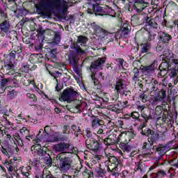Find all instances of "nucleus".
<instances>
[{
    "instance_id": "nucleus-1",
    "label": "nucleus",
    "mask_w": 178,
    "mask_h": 178,
    "mask_svg": "<svg viewBox=\"0 0 178 178\" xmlns=\"http://www.w3.org/2000/svg\"><path fill=\"white\" fill-rule=\"evenodd\" d=\"M36 12L41 15L44 12L46 16L54 15V13H60L58 15L60 19H66V6L65 0H40L38 4L35 6Z\"/></svg>"
},
{
    "instance_id": "nucleus-2",
    "label": "nucleus",
    "mask_w": 178,
    "mask_h": 178,
    "mask_svg": "<svg viewBox=\"0 0 178 178\" xmlns=\"http://www.w3.org/2000/svg\"><path fill=\"white\" fill-rule=\"evenodd\" d=\"M70 48L74 49V51H71L68 55L70 65L72 66L73 70L76 74L79 75L80 68L79 67V58L84 56V55H86V51L76 43L71 44Z\"/></svg>"
},
{
    "instance_id": "nucleus-3",
    "label": "nucleus",
    "mask_w": 178,
    "mask_h": 178,
    "mask_svg": "<svg viewBox=\"0 0 178 178\" xmlns=\"http://www.w3.org/2000/svg\"><path fill=\"white\" fill-rule=\"evenodd\" d=\"M155 115L159 116L157 123H159L161 127H165L166 130L168 127L172 126V116L169 115L168 109L163 108L161 106H157L155 108Z\"/></svg>"
},
{
    "instance_id": "nucleus-4",
    "label": "nucleus",
    "mask_w": 178,
    "mask_h": 178,
    "mask_svg": "<svg viewBox=\"0 0 178 178\" xmlns=\"http://www.w3.org/2000/svg\"><path fill=\"white\" fill-rule=\"evenodd\" d=\"M57 166L62 173H67L73 168V160L71 157L66 156L63 153H60L56 156Z\"/></svg>"
},
{
    "instance_id": "nucleus-5",
    "label": "nucleus",
    "mask_w": 178,
    "mask_h": 178,
    "mask_svg": "<svg viewBox=\"0 0 178 178\" xmlns=\"http://www.w3.org/2000/svg\"><path fill=\"white\" fill-rule=\"evenodd\" d=\"M114 86L117 92L111 95V101L112 102H116V101L119 99V95L126 97L129 99V97L131 95V91L126 90V86H124V83H123V79L117 80Z\"/></svg>"
},
{
    "instance_id": "nucleus-6",
    "label": "nucleus",
    "mask_w": 178,
    "mask_h": 178,
    "mask_svg": "<svg viewBox=\"0 0 178 178\" xmlns=\"http://www.w3.org/2000/svg\"><path fill=\"white\" fill-rule=\"evenodd\" d=\"M99 0H88L87 3V12L89 15H93L94 16H104L108 12L105 11V9L101 6V4L98 3Z\"/></svg>"
},
{
    "instance_id": "nucleus-7",
    "label": "nucleus",
    "mask_w": 178,
    "mask_h": 178,
    "mask_svg": "<svg viewBox=\"0 0 178 178\" xmlns=\"http://www.w3.org/2000/svg\"><path fill=\"white\" fill-rule=\"evenodd\" d=\"M137 129L141 136L148 137V141H151V143H156V141L159 140V134L155 133L154 129L147 127V124H140Z\"/></svg>"
},
{
    "instance_id": "nucleus-8",
    "label": "nucleus",
    "mask_w": 178,
    "mask_h": 178,
    "mask_svg": "<svg viewBox=\"0 0 178 178\" xmlns=\"http://www.w3.org/2000/svg\"><path fill=\"white\" fill-rule=\"evenodd\" d=\"M119 159L116 157H111L110 161H106L104 162L105 168L107 172H110L111 176L114 177H119Z\"/></svg>"
},
{
    "instance_id": "nucleus-9",
    "label": "nucleus",
    "mask_w": 178,
    "mask_h": 178,
    "mask_svg": "<svg viewBox=\"0 0 178 178\" xmlns=\"http://www.w3.org/2000/svg\"><path fill=\"white\" fill-rule=\"evenodd\" d=\"M104 139L99 138L98 140L95 138H87L86 140V146L88 149L92 151L95 154H99V151L102 149V142Z\"/></svg>"
},
{
    "instance_id": "nucleus-10",
    "label": "nucleus",
    "mask_w": 178,
    "mask_h": 178,
    "mask_svg": "<svg viewBox=\"0 0 178 178\" xmlns=\"http://www.w3.org/2000/svg\"><path fill=\"white\" fill-rule=\"evenodd\" d=\"M90 124L92 130L96 131L97 134H104V126L105 121L99 118L98 116L92 115L90 118Z\"/></svg>"
},
{
    "instance_id": "nucleus-11",
    "label": "nucleus",
    "mask_w": 178,
    "mask_h": 178,
    "mask_svg": "<svg viewBox=\"0 0 178 178\" xmlns=\"http://www.w3.org/2000/svg\"><path fill=\"white\" fill-rule=\"evenodd\" d=\"M105 58H99L97 60H94L92 62L90 70L91 72V79L93 81L95 86L97 85V82H95L96 78L95 76L97 74V70L102 69V66H104V63H105Z\"/></svg>"
},
{
    "instance_id": "nucleus-12",
    "label": "nucleus",
    "mask_w": 178,
    "mask_h": 178,
    "mask_svg": "<svg viewBox=\"0 0 178 178\" xmlns=\"http://www.w3.org/2000/svg\"><path fill=\"white\" fill-rule=\"evenodd\" d=\"M17 162H20V159H17V157H13L11 160H6L4 162L3 165L7 168L11 177H13V176H15L16 177L19 176L17 172H16V163H17Z\"/></svg>"
},
{
    "instance_id": "nucleus-13",
    "label": "nucleus",
    "mask_w": 178,
    "mask_h": 178,
    "mask_svg": "<svg viewBox=\"0 0 178 178\" xmlns=\"http://www.w3.org/2000/svg\"><path fill=\"white\" fill-rule=\"evenodd\" d=\"M78 95L79 92L74 90V89L66 88L63 91L61 96L59 98V101L61 102H71V101H73V98Z\"/></svg>"
},
{
    "instance_id": "nucleus-14",
    "label": "nucleus",
    "mask_w": 178,
    "mask_h": 178,
    "mask_svg": "<svg viewBox=\"0 0 178 178\" xmlns=\"http://www.w3.org/2000/svg\"><path fill=\"white\" fill-rule=\"evenodd\" d=\"M31 149L33 155H38V156H46L47 154L49 152V149L47 147H42L41 145L39 143H34Z\"/></svg>"
},
{
    "instance_id": "nucleus-15",
    "label": "nucleus",
    "mask_w": 178,
    "mask_h": 178,
    "mask_svg": "<svg viewBox=\"0 0 178 178\" xmlns=\"http://www.w3.org/2000/svg\"><path fill=\"white\" fill-rule=\"evenodd\" d=\"M166 91H168V87L163 86L153 97L154 104H159L161 102H162V104H165L167 97Z\"/></svg>"
},
{
    "instance_id": "nucleus-16",
    "label": "nucleus",
    "mask_w": 178,
    "mask_h": 178,
    "mask_svg": "<svg viewBox=\"0 0 178 178\" xmlns=\"http://www.w3.org/2000/svg\"><path fill=\"white\" fill-rule=\"evenodd\" d=\"M133 5V9L136 10L137 13L143 12L145 9L149 6V3L145 0H131Z\"/></svg>"
},
{
    "instance_id": "nucleus-17",
    "label": "nucleus",
    "mask_w": 178,
    "mask_h": 178,
    "mask_svg": "<svg viewBox=\"0 0 178 178\" xmlns=\"http://www.w3.org/2000/svg\"><path fill=\"white\" fill-rule=\"evenodd\" d=\"M158 40L159 44H164V45H168L170 41L173 40L172 35L166 32V31H160L158 32Z\"/></svg>"
},
{
    "instance_id": "nucleus-18",
    "label": "nucleus",
    "mask_w": 178,
    "mask_h": 178,
    "mask_svg": "<svg viewBox=\"0 0 178 178\" xmlns=\"http://www.w3.org/2000/svg\"><path fill=\"white\" fill-rule=\"evenodd\" d=\"M170 58H172V56L170 54V53H165V54H163V62L159 65V69L169 70L170 67L173 66V65L175 64V63H173V59L170 63Z\"/></svg>"
},
{
    "instance_id": "nucleus-19",
    "label": "nucleus",
    "mask_w": 178,
    "mask_h": 178,
    "mask_svg": "<svg viewBox=\"0 0 178 178\" xmlns=\"http://www.w3.org/2000/svg\"><path fill=\"white\" fill-rule=\"evenodd\" d=\"M0 35L1 37L10 38V22L8 20H4L3 22L0 23Z\"/></svg>"
},
{
    "instance_id": "nucleus-20",
    "label": "nucleus",
    "mask_w": 178,
    "mask_h": 178,
    "mask_svg": "<svg viewBox=\"0 0 178 178\" xmlns=\"http://www.w3.org/2000/svg\"><path fill=\"white\" fill-rule=\"evenodd\" d=\"M53 151L54 152H60V154H63L66 149H69L70 148V143H65V142H60L59 143H57L54 145H53Z\"/></svg>"
},
{
    "instance_id": "nucleus-21",
    "label": "nucleus",
    "mask_w": 178,
    "mask_h": 178,
    "mask_svg": "<svg viewBox=\"0 0 178 178\" xmlns=\"http://www.w3.org/2000/svg\"><path fill=\"white\" fill-rule=\"evenodd\" d=\"M129 137H131V138H134V137H136V134L134 132H130L129 135H123V134H119L118 136H117V144H128L129 141H130Z\"/></svg>"
},
{
    "instance_id": "nucleus-22",
    "label": "nucleus",
    "mask_w": 178,
    "mask_h": 178,
    "mask_svg": "<svg viewBox=\"0 0 178 178\" xmlns=\"http://www.w3.org/2000/svg\"><path fill=\"white\" fill-rule=\"evenodd\" d=\"M143 22L145 23V28L149 26L150 29H158V24L155 22L154 18H151L147 14H145L142 18Z\"/></svg>"
},
{
    "instance_id": "nucleus-23",
    "label": "nucleus",
    "mask_w": 178,
    "mask_h": 178,
    "mask_svg": "<svg viewBox=\"0 0 178 178\" xmlns=\"http://www.w3.org/2000/svg\"><path fill=\"white\" fill-rule=\"evenodd\" d=\"M0 150L3 155L10 156V155L15 152V147H10L8 142H3Z\"/></svg>"
},
{
    "instance_id": "nucleus-24",
    "label": "nucleus",
    "mask_w": 178,
    "mask_h": 178,
    "mask_svg": "<svg viewBox=\"0 0 178 178\" xmlns=\"http://www.w3.org/2000/svg\"><path fill=\"white\" fill-rule=\"evenodd\" d=\"M173 65L170 67V68L168 70V76L170 79H173L175 77H177V73H178V58L173 59Z\"/></svg>"
},
{
    "instance_id": "nucleus-25",
    "label": "nucleus",
    "mask_w": 178,
    "mask_h": 178,
    "mask_svg": "<svg viewBox=\"0 0 178 178\" xmlns=\"http://www.w3.org/2000/svg\"><path fill=\"white\" fill-rule=\"evenodd\" d=\"M2 70L4 71L5 74L11 76V74L15 73V65L13 62L6 61L4 66L2 67Z\"/></svg>"
},
{
    "instance_id": "nucleus-26",
    "label": "nucleus",
    "mask_w": 178,
    "mask_h": 178,
    "mask_svg": "<svg viewBox=\"0 0 178 178\" xmlns=\"http://www.w3.org/2000/svg\"><path fill=\"white\" fill-rule=\"evenodd\" d=\"M140 117L143 120H140L142 123L140 124H147L148 120H151L152 119V116L151 115V110L149 108H146L145 111L140 113Z\"/></svg>"
},
{
    "instance_id": "nucleus-27",
    "label": "nucleus",
    "mask_w": 178,
    "mask_h": 178,
    "mask_svg": "<svg viewBox=\"0 0 178 178\" xmlns=\"http://www.w3.org/2000/svg\"><path fill=\"white\" fill-rule=\"evenodd\" d=\"M117 137L118 135L116 134H111L103 140V143L107 145V147L115 145L118 144Z\"/></svg>"
},
{
    "instance_id": "nucleus-28",
    "label": "nucleus",
    "mask_w": 178,
    "mask_h": 178,
    "mask_svg": "<svg viewBox=\"0 0 178 178\" xmlns=\"http://www.w3.org/2000/svg\"><path fill=\"white\" fill-rule=\"evenodd\" d=\"M134 171L144 175V173L147 172V165H145V163L143 162V161L140 160L135 163Z\"/></svg>"
},
{
    "instance_id": "nucleus-29",
    "label": "nucleus",
    "mask_w": 178,
    "mask_h": 178,
    "mask_svg": "<svg viewBox=\"0 0 178 178\" xmlns=\"http://www.w3.org/2000/svg\"><path fill=\"white\" fill-rule=\"evenodd\" d=\"M14 75V78L13 79V83L15 84V87H17L20 83H22V80H23V77H25L24 73L23 72H14L13 74Z\"/></svg>"
},
{
    "instance_id": "nucleus-30",
    "label": "nucleus",
    "mask_w": 178,
    "mask_h": 178,
    "mask_svg": "<svg viewBox=\"0 0 178 178\" xmlns=\"http://www.w3.org/2000/svg\"><path fill=\"white\" fill-rule=\"evenodd\" d=\"M156 154L159 156L158 160L159 161L165 154H166V146L159 144L156 147Z\"/></svg>"
},
{
    "instance_id": "nucleus-31",
    "label": "nucleus",
    "mask_w": 178,
    "mask_h": 178,
    "mask_svg": "<svg viewBox=\"0 0 178 178\" xmlns=\"http://www.w3.org/2000/svg\"><path fill=\"white\" fill-rule=\"evenodd\" d=\"M91 98L94 101H99V104H102V102H108L109 98L106 96L99 97L96 92H92L91 95Z\"/></svg>"
},
{
    "instance_id": "nucleus-32",
    "label": "nucleus",
    "mask_w": 178,
    "mask_h": 178,
    "mask_svg": "<svg viewBox=\"0 0 178 178\" xmlns=\"http://www.w3.org/2000/svg\"><path fill=\"white\" fill-rule=\"evenodd\" d=\"M44 58V55H42V54H31L29 57V62H31V63H38L40 62H42V59Z\"/></svg>"
},
{
    "instance_id": "nucleus-33",
    "label": "nucleus",
    "mask_w": 178,
    "mask_h": 178,
    "mask_svg": "<svg viewBox=\"0 0 178 178\" xmlns=\"http://www.w3.org/2000/svg\"><path fill=\"white\" fill-rule=\"evenodd\" d=\"M122 102H118V103L110 106L109 110L111 112H114L116 115H119V113H122Z\"/></svg>"
},
{
    "instance_id": "nucleus-34",
    "label": "nucleus",
    "mask_w": 178,
    "mask_h": 178,
    "mask_svg": "<svg viewBox=\"0 0 178 178\" xmlns=\"http://www.w3.org/2000/svg\"><path fill=\"white\" fill-rule=\"evenodd\" d=\"M156 142H144L142 144V152H151V149H152V146L154 143Z\"/></svg>"
},
{
    "instance_id": "nucleus-35",
    "label": "nucleus",
    "mask_w": 178,
    "mask_h": 178,
    "mask_svg": "<svg viewBox=\"0 0 178 178\" xmlns=\"http://www.w3.org/2000/svg\"><path fill=\"white\" fill-rule=\"evenodd\" d=\"M119 147L122 149L123 152H127V154L133 152L134 150V147L129 145V143H120Z\"/></svg>"
},
{
    "instance_id": "nucleus-36",
    "label": "nucleus",
    "mask_w": 178,
    "mask_h": 178,
    "mask_svg": "<svg viewBox=\"0 0 178 178\" xmlns=\"http://www.w3.org/2000/svg\"><path fill=\"white\" fill-rule=\"evenodd\" d=\"M106 172H108L106 168H102V165L99 164V168L95 169V173L97 177H104L106 175Z\"/></svg>"
},
{
    "instance_id": "nucleus-37",
    "label": "nucleus",
    "mask_w": 178,
    "mask_h": 178,
    "mask_svg": "<svg viewBox=\"0 0 178 178\" xmlns=\"http://www.w3.org/2000/svg\"><path fill=\"white\" fill-rule=\"evenodd\" d=\"M88 41V38L84 36V35H79L78 36L76 42H74L72 44H81V47H86L87 45V42Z\"/></svg>"
},
{
    "instance_id": "nucleus-38",
    "label": "nucleus",
    "mask_w": 178,
    "mask_h": 178,
    "mask_svg": "<svg viewBox=\"0 0 178 178\" xmlns=\"http://www.w3.org/2000/svg\"><path fill=\"white\" fill-rule=\"evenodd\" d=\"M140 52L141 54H147L149 52V49H151V43L146 42V43H141L140 44Z\"/></svg>"
},
{
    "instance_id": "nucleus-39",
    "label": "nucleus",
    "mask_w": 178,
    "mask_h": 178,
    "mask_svg": "<svg viewBox=\"0 0 178 178\" xmlns=\"http://www.w3.org/2000/svg\"><path fill=\"white\" fill-rule=\"evenodd\" d=\"M12 49H13V52H14L17 54H22V52H23V49L22 48V44L19 42L16 43V44H13Z\"/></svg>"
},
{
    "instance_id": "nucleus-40",
    "label": "nucleus",
    "mask_w": 178,
    "mask_h": 178,
    "mask_svg": "<svg viewBox=\"0 0 178 178\" xmlns=\"http://www.w3.org/2000/svg\"><path fill=\"white\" fill-rule=\"evenodd\" d=\"M160 84L156 79H152L151 83L149 85V88L151 91H158Z\"/></svg>"
},
{
    "instance_id": "nucleus-41",
    "label": "nucleus",
    "mask_w": 178,
    "mask_h": 178,
    "mask_svg": "<svg viewBox=\"0 0 178 178\" xmlns=\"http://www.w3.org/2000/svg\"><path fill=\"white\" fill-rule=\"evenodd\" d=\"M147 35V37H145V40L148 41V42H150V41H154L155 40V36L156 34L155 33H151V32L148 30H145L143 33V35Z\"/></svg>"
},
{
    "instance_id": "nucleus-42",
    "label": "nucleus",
    "mask_w": 178,
    "mask_h": 178,
    "mask_svg": "<svg viewBox=\"0 0 178 178\" xmlns=\"http://www.w3.org/2000/svg\"><path fill=\"white\" fill-rule=\"evenodd\" d=\"M44 48V40H38L34 44V49L36 52H41Z\"/></svg>"
},
{
    "instance_id": "nucleus-43",
    "label": "nucleus",
    "mask_w": 178,
    "mask_h": 178,
    "mask_svg": "<svg viewBox=\"0 0 178 178\" xmlns=\"http://www.w3.org/2000/svg\"><path fill=\"white\" fill-rule=\"evenodd\" d=\"M134 76L132 78V81L137 84V81H140V70L138 68H134L133 70Z\"/></svg>"
},
{
    "instance_id": "nucleus-44",
    "label": "nucleus",
    "mask_w": 178,
    "mask_h": 178,
    "mask_svg": "<svg viewBox=\"0 0 178 178\" xmlns=\"http://www.w3.org/2000/svg\"><path fill=\"white\" fill-rule=\"evenodd\" d=\"M142 70L143 73H151V72H154V70H155V63L149 65L144 66Z\"/></svg>"
},
{
    "instance_id": "nucleus-45",
    "label": "nucleus",
    "mask_w": 178,
    "mask_h": 178,
    "mask_svg": "<svg viewBox=\"0 0 178 178\" xmlns=\"http://www.w3.org/2000/svg\"><path fill=\"white\" fill-rule=\"evenodd\" d=\"M4 58L7 62H13L16 58V53L13 51H10L8 54H4Z\"/></svg>"
},
{
    "instance_id": "nucleus-46",
    "label": "nucleus",
    "mask_w": 178,
    "mask_h": 178,
    "mask_svg": "<svg viewBox=\"0 0 178 178\" xmlns=\"http://www.w3.org/2000/svg\"><path fill=\"white\" fill-rule=\"evenodd\" d=\"M131 26H134V27L140 25V15H135L132 16L131 18Z\"/></svg>"
},
{
    "instance_id": "nucleus-47",
    "label": "nucleus",
    "mask_w": 178,
    "mask_h": 178,
    "mask_svg": "<svg viewBox=\"0 0 178 178\" xmlns=\"http://www.w3.org/2000/svg\"><path fill=\"white\" fill-rule=\"evenodd\" d=\"M25 138L27 141H29L31 143H33V144H38V139L36 138L35 136L31 134V135H26Z\"/></svg>"
},
{
    "instance_id": "nucleus-48",
    "label": "nucleus",
    "mask_w": 178,
    "mask_h": 178,
    "mask_svg": "<svg viewBox=\"0 0 178 178\" xmlns=\"http://www.w3.org/2000/svg\"><path fill=\"white\" fill-rule=\"evenodd\" d=\"M131 119H134V122H141V119H140V113L138 111H133L130 113Z\"/></svg>"
},
{
    "instance_id": "nucleus-49",
    "label": "nucleus",
    "mask_w": 178,
    "mask_h": 178,
    "mask_svg": "<svg viewBox=\"0 0 178 178\" xmlns=\"http://www.w3.org/2000/svg\"><path fill=\"white\" fill-rule=\"evenodd\" d=\"M59 141H65V137L59 134H55L53 136V143H59Z\"/></svg>"
},
{
    "instance_id": "nucleus-50",
    "label": "nucleus",
    "mask_w": 178,
    "mask_h": 178,
    "mask_svg": "<svg viewBox=\"0 0 178 178\" xmlns=\"http://www.w3.org/2000/svg\"><path fill=\"white\" fill-rule=\"evenodd\" d=\"M71 129L74 131V136H75V137H79V134L81 133L80 127H76V124H72Z\"/></svg>"
},
{
    "instance_id": "nucleus-51",
    "label": "nucleus",
    "mask_w": 178,
    "mask_h": 178,
    "mask_svg": "<svg viewBox=\"0 0 178 178\" xmlns=\"http://www.w3.org/2000/svg\"><path fill=\"white\" fill-rule=\"evenodd\" d=\"M46 134L44 131V129H40L38 132V134L36 136V138L38 139V141L40 143V141L44 140V138H45L46 136Z\"/></svg>"
},
{
    "instance_id": "nucleus-52",
    "label": "nucleus",
    "mask_w": 178,
    "mask_h": 178,
    "mask_svg": "<svg viewBox=\"0 0 178 178\" xmlns=\"http://www.w3.org/2000/svg\"><path fill=\"white\" fill-rule=\"evenodd\" d=\"M116 62L118 63V65L121 66V67H122V69H124V67H127V63H126V61H124V59L122 58H119L116 59Z\"/></svg>"
},
{
    "instance_id": "nucleus-53",
    "label": "nucleus",
    "mask_w": 178,
    "mask_h": 178,
    "mask_svg": "<svg viewBox=\"0 0 178 178\" xmlns=\"http://www.w3.org/2000/svg\"><path fill=\"white\" fill-rule=\"evenodd\" d=\"M169 163L170 166L172 168H175V169H178V159L176 158H174L172 159L169 160Z\"/></svg>"
},
{
    "instance_id": "nucleus-54",
    "label": "nucleus",
    "mask_w": 178,
    "mask_h": 178,
    "mask_svg": "<svg viewBox=\"0 0 178 178\" xmlns=\"http://www.w3.org/2000/svg\"><path fill=\"white\" fill-rule=\"evenodd\" d=\"M122 178H134L133 177V175L130 172H129L127 170H124L122 172Z\"/></svg>"
},
{
    "instance_id": "nucleus-55",
    "label": "nucleus",
    "mask_w": 178,
    "mask_h": 178,
    "mask_svg": "<svg viewBox=\"0 0 178 178\" xmlns=\"http://www.w3.org/2000/svg\"><path fill=\"white\" fill-rule=\"evenodd\" d=\"M83 137L84 138H86V140L87 138H92V133L89 128L86 129L83 132Z\"/></svg>"
},
{
    "instance_id": "nucleus-56",
    "label": "nucleus",
    "mask_w": 178,
    "mask_h": 178,
    "mask_svg": "<svg viewBox=\"0 0 178 178\" xmlns=\"http://www.w3.org/2000/svg\"><path fill=\"white\" fill-rule=\"evenodd\" d=\"M152 155V152H143V154L140 156H142V158H144V159H146L145 161H151Z\"/></svg>"
},
{
    "instance_id": "nucleus-57",
    "label": "nucleus",
    "mask_w": 178,
    "mask_h": 178,
    "mask_svg": "<svg viewBox=\"0 0 178 178\" xmlns=\"http://www.w3.org/2000/svg\"><path fill=\"white\" fill-rule=\"evenodd\" d=\"M166 175V172L163 170H161L159 172H156L154 175V178H163Z\"/></svg>"
},
{
    "instance_id": "nucleus-58",
    "label": "nucleus",
    "mask_w": 178,
    "mask_h": 178,
    "mask_svg": "<svg viewBox=\"0 0 178 178\" xmlns=\"http://www.w3.org/2000/svg\"><path fill=\"white\" fill-rule=\"evenodd\" d=\"M40 159L38 158H36V159H34L33 161H29V165H31V166H35V168H38V165H40Z\"/></svg>"
},
{
    "instance_id": "nucleus-59",
    "label": "nucleus",
    "mask_w": 178,
    "mask_h": 178,
    "mask_svg": "<svg viewBox=\"0 0 178 178\" xmlns=\"http://www.w3.org/2000/svg\"><path fill=\"white\" fill-rule=\"evenodd\" d=\"M45 159H44V163L46 165H52V159L51 158V156L49 155V152H47L46 154Z\"/></svg>"
},
{
    "instance_id": "nucleus-60",
    "label": "nucleus",
    "mask_w": 178,
    "mask_h": 178,
    "mask_svg": "<svg viewBox=\"0 0 178 178\" xmlns=\"http://www.w3.org/2000/svg\"><path fill=\"white\" fill-rule=\"evenodd\" d=\"M35 178H54V175L51 174V172H43L42 176L40 177L38 175L35 176Z\"/></svg>"
},
{
    "instance_id": "nucleus-61",
    "label": "nucleus",
    "mask_w": 178,
    "mask_h": 178,
    "mask_svg": "<svg viewBox=\"0 0 178 178\" xmlns=\"http://www.w3.org/2000/svg\"><path fill=\"white\" fill-rule=\"evenodd\" d=\"M139 99H140V101H142V102L145 104V102H147V101H148V95H147V94H145L144 92L140 93L139 95Z\"/></svg>"
},
{
    "instance_id": "nucleus-62",
    "label": "nucleus",
    "mask_w": 178,
    "mask_h": 178,
    "mask_svg": "<svg viewBox=\"0 0 178 178\" xmlns=\"http://www.w3.org/2000/svg\"><path fill=\"white\" fill-rule=\"evenodd\" d=\"M54 42V44H59V42H60V34H59L58 32H55Z\"/></svg>"
},
{
    "instance_id": "nucleus-63",
    "label": "nucleus",
    "mask_w": 178,
    "mask_h": 178,
    "mask_svg": "<svg viewBox=\"0 0 178 178\" xmlns=\"http://www.w3.org/2000/svg\"><path fill=\"white\" fill-rule=\"evenodd\" d=\"M76 109L79 111V112H83L84 109H87V104H77L76 106Z\"/></svg>"
},
{
    "instance_id": "nucleus-64",
    "label": "nucleus",
    "mask_w": 178,
    "mask_h": 178,
    "mask_svg": "<svg viewBox=\"0 0 178 178\" xmlns=\"http://www.w3.org/2000/svg\"><path fill=\"white\" fill-rule=\"evenodd\" d=\"M7 95H8V98L13 99V98L17 95V92L15 90H10V91H8Z\"/></svg>"
}]
</instances>
